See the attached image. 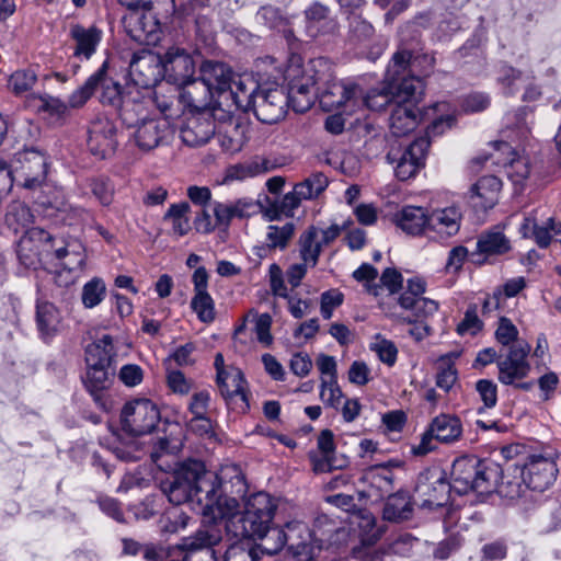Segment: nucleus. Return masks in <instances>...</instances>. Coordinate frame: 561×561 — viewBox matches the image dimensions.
<instances>
[{
    "label": "nucleus",
    "mask_w": 561,
    "mask_h": 561,
    "mask_svg": "<svg viewBox=\"0 0 561 561\" xmlns=\"http://www.w3.org/2000/svg\"><path fill=\"white\" fill-rule=\"evenodd\" d=\"M268 170L265 160L254 159L248 163L237 164L231 169L230 176L237 180L253 178Z\"/></svg>",
    "instance_id": "60"
},
{
    "label": "nucleus",
    "mask_w": 561,
    "mask_h": 561,
    "mask_svg": "<svg viewBox=\"0 0 561 561\" xmlns=\"http://www.w3.org/2000/svg\"><path fill=\"white\" fill-rule=\"evenodd\" d=\"M199 77L214 90L217 101L224 99L234 77L232 70L219 61L206 60L199 68Z\"/></svg>",
    "instance_id": "26"
},
{
    "label": "nucleus",
    "mask_w": 561,
    "mask_h": 561,
    "mask_svg": "<svg viewBox=\"0 0 561 561\" xmlns=\"http://www.w3.org/2000/svg\"><path fill=\"white\" fill-rule=\"evenodd\" d=\"M434 62L433 56L416 54L403 45L399 47L387 69L396 103H416L424 88L421 76H428L433 71Z\"/></svg>",
    "instance_id": "2"
},
{
    "label": "nucleus",
    "mask_w": 561,
    "mask_h": 561,
    "mask_svg": "<svg viewBox=\"0 0 561 561\" xmlns=\"http://www.w3.org/2000/svg\"><path fill=\"white\" fill-rule=\"evenodd\" d=\"M116 127L112 121L100 117L93 121L88 131V147L91 153L105 159L116 150Z\"/></svg>",
    "instance_id": "17"
},
{
    "label": "nucleus",
    "mask_w": 561,
    "mask_h": 561,
    "mask_svg": "<svg viewBox=\"0 0 561 561\" xmlns=\"http://www.w3.org/2000/svg\"><path fill=\"white\" fill-rule=\"evenodd\" d=\"M483 327L482 321L478 317V308L476 305H470L465 312V317L461 322L457 325V332L460 335L470 333L474 335Z\"/></svg>",
    "instance_id": "61"
},
{
    "label": "nucleus",
    "mask_w": 561,
    "mask_h": 561,
    "mask_svg": "<svg viewBox=\"0 0 561 561\" xmlns=\"http://www.w3.org/2000/svg\"><path fill=\"white\" fill-rule=\"evenodd\" d=\"M419 124V110L413 103H396L391 110L389 127L393 136L402 137L413 131Z\"/></svg>",
    "instance_id": "30"
},
{
    "label": "nucleus",
    "mask_w": 561,
    "mask_h": 561,
    "mask_svg": "<svg viewBox=\"0 0 561 561\" xmlns=\"http://www.w3.org/2000/svg\"><path fill=\"white\" fill-rule=\"evenodd\" d=\"M500 477V468L492 461L477 456H461L451 468V486L459 495L469 492L479 494L495 490Z\"/></svg>",
    "instance_id": "4"
},
{
    "label": "nucleus",
    "mask_w": 561,
    "mask_h": 561,
    "mask_svg": "<svg viewBox=\"0 0 561 561\" xmlns=\"http://www.w3.org/2000/svg\"><path fill=\"white\" fill-rule=\"evenodd\" d=\"M370 350L375 352L378 358L388 366H393L397 356L398 348L396 344L387 339H381L380 335L376 336V341L370 344Z\"/></svg>",
    "instance_id": "58"
},
{
    "label": "nucleus",
    "mask_w": 561,
    "mask_h": 561,
    "mask_svg": "<svg viewBox=\"0 0 561 561\" xmlns=\"http://www.w3.org/2000/svg\"><path fill=\"white\" fill-rule=\"evenodd\" d=\"M50 238V232L39 227L26 229L20 238L16 254L20 263L27 268H36L42 261L43 243Z\"/></svg>",
    "instance_id": "18"
},
{
    "label": "nucleus",
    "mask_w": 561,
    "mask_h": 561,
    "mask_svg": "<svg viewBox=\"0 0 561 561\" xmlns=\"http://www.w3.org/2000/svg\"><path fill=\"white\" fill-rule=\"evenodd\" d=\"M287 551L299 543L300 540L309 538V527L302 522H290L285 525Z\"/></svg>",
    "instance_id": "62"
},
{
    "label": "nucleus",
    "mask_w": 561,
    "mask_h": 561,
    "mask_svg": "<svg viewBox=\"0 0 561 561\" xmlns=\"http://www.w3.org/2000/svg\"><path fill=\"white\" fill-rule=\"evenodd\" d=\"M558 472V467L552 459L533 455L522 469V480L528 489L543 492L553 484Z\"/></svg>",
    "instance_id": "13"
},
{
    "label": "nucleus",
    "mask_w": 561,
    "mask_h": 561,
    "mask_svg": "<svg viewBox=\"0 0 561 561\" xmlns=\"http://www.w3.org/2000/svg\"><path fill=\"white\" fill-rule=\"evenodd\" d=\"M502 188V181L495 175L480 178L471 187L469 203L476 211L493 208Z\"/></svg>",
    "instance_id": "21"
},
{
    "label": "nucleus",
    "mask_w": 561,
    "mask_h": 561,
    "mask_svg": "<svg viewBox=\"0 0 561 561\" xmlns=\"http://www.w3.org/2000/svg\"><path fill=\"white\" fill-rule=\"evenodd\" d=\"M360 89L357 84L333 83L328 90L321 94V103L330 110H339L353 102Z\"/></svg>",
    "instance_id": "35"
},
{
    "label": "nucleus",
    "mask_w": 561,
    "mask_h": 561,
    "mask_svg": "<svg viewBox=\"0 0 561 561\" xmlns=\"http://www.w3.org/2000/svg\"><path fill=\"white\" fill-rule=\"evenodd\" d=\"M428 427L434 433L436 442L451 444L462 434V424L459 417L450 414H439L432 420Z\"/></svg>",
    "instance_id": "34"
},
{
    "label": "nucleus",
    "mask_w": 561,
    "mask_h": 561,
    "mask_svg": "<svg viewBox=\"0 0 561 561\" xmlns=\"http://www.w3.org/2000/svg\"><path fill=\"white\" fill-rule=\"evenodd\" d=\"M191 308L199 321L210 323L215 320V302L208 293L195 294L191 300Z\"/></svg>",
    "instance_id": "54"
},
{
    "label": "nucleus",
    "mask_w": 561,
    "mask_h": 561,
    "mask_svg": "<svg viewBox=\"0 0 561 561\" xmlns=\"http://www.w3.org/2000/svg\"><path fill=\"white\" fill-rule=\"evenodd\" d=\"M220 394L227 405L238 413H247L250 410L247 380L241 369L230 366L222 380H216Z\"/></svg>",
    "instance_id": "15"
},
{
    "label": "nucleus",
    "mask_w": 561,
    "mask_h": 561,
    "mask_svg": "<svg viewBox=\"0 0 561 561\" xmlns=\"http://www.w3.org/2000/svg\"><path fill=\"white\" fill-rule=\"evenodd\" d=\"M161 61L165 76L176 84H183L194 75V60L183 48L170 47Z\"/></svg>",
    "instance_id": "20"
},
{
    "label": "nucleus",
    "mask_w": 561,
    "mask_h": 561,
    "mask_svg": "<svg viewBox=\"0 0 561 561\" xmlns=\"http://www.w3.org/2000/svg\"><path fill=\"white\" fill-rule=\"evenodd\" d=\"M329 185L327 175L322 172H314L300 183H297L296 193L305 199L318 197Z\"/></svg>",
    "instance_id": "49"
},
{
    "label": "nucleus",
    "mask_w": 561,
    "mask_h": 561,
    "mask_svg": "<svg viewBox=\"0 0 561 561\" xmlns=\"http://www.w3.org/2000/svg\"><path fill=\"white\" fill-rule=\"evenodd\" d=\"M316 85L317 81L312 77L293 81L286 91L288 107L290 106L296 113L307 112L313 105L318 94L319 89Z\"/></svg>",
    "instance_id": "28"
},
{
    "label": "nucleus",
    "mask_w": 561,
    "mask_h": 561,
    "mask_svg": "<svg viewBox=\"0 0 561 561\" xmlns=\"http://www.w3.org/2000/svg\"><path fill=\"white\" fill-rule=\"evenodd\" d=\"M129 76L133 81V84H128L129 88L151 89L159 81V62L150 55H135L129 64Z\"/></svg>",
    "instance_id": "23"
},
{
    "label": "nucleus",
    "mask_w": 561,
    "mask_h": 561,
    "mask_svg": "<svg viewBox=\"0 0 561 561\" xmlns=\"http://www.w3.org/2000/svg\"><path fill=\"white\" fill-rule=\"evenodd\" d=\"M260 85L248 77L234 76L231 85L224 94V99L217 101V107L227 113L234 111L248 112L252 110L256 100Z\"/></svg>",
    "instance_id": "12"
},
{
    "label": "nucleus",
    "mask_w": 561,
    "mask_h": 561,
    "mask_svg": "<svg viewBox=\"0 0 561 561\" xmlns=\"http://www.w3.org/2000/svg\"><path fill=\"white\" fill-rule=\"evenodd\" d=\"M211 522L202 525L193 535L185 537L179 543V548L184 552L185 557L194 560L198 552H206L214 561H218L217 547L224 538L226 530V517L208 516Z\"/></svg>",
    "instance_id": "7"
},
{
    "label": "nucleus",
    "mask_w": 561,
    "mask_h": 561,
    "mask_svg": "<svg viewBox=\"0 0 561 561\" xmlns=\"http://www.w3.org/2000/svg\"><path fill=\"white\" fill-rule=\"evenodd\" d=\"M12 165L16 176V186L36 192L42 190L47 181L50 162L44 150L30 147L14 154Z\"/></svg>",
    "instance_id": "6"
},
{
    "label": "nucleus",
    "mask_w": 561,
    "mask_h": 561,
    "mask_svg": "<svg viewBox=\"0 0 561 561\" xmlns=\"http://www.w3.org/2000/svg\"><path fill=\"white\" fill-rule=\"evenodd\" d=\"M56 211L57 218L67 226L83 224L91 217L85 208L67 203H62L60 206L56 207Z\"/></svg>",
    "instance_id": "55"
},
{
    "label": "nucleus",
    "mask_w": 561,
    "mask_h": 561,
    "mask_svg": "<svg viewBox=\"0 0 561 561\" xmlns=\"http://www.w3.org/2000/svg\"><path fill=\"white\" fill-rule=\"evenodd\" d=\"M33 214L30 207L20 201H13L8 205L4 221L14 232L26 228L33 222Z\"/></svg>",
    "instance_id": "44"
},
{
    "label": "nucleus",
    "mask_w": 561,
    "mask_h": 561,
    "mask_svg": "<svg viewBox=\"0 0 561 561\" xmlns=\"http://www.w3.org/2000/svg\"><path fill=\"white\" fill-rule=\"evenodd\" d=\"M428 211L420 206H404L393 215V222L410 236H428Z\"/></svg>",
    "instance_id": "27"
},
{
    "label": "nucleus",
    "mask_w": 561,
    "mask_h": 561,
    "mask_svg": "<svg viewBox=\"0 0 561 561\" xmlns=\"http://www.w3.org/2000/svg\"><path fill=\"white\" fill-rule=\"evenodd\" d=\"M278 507L277 499L266 492L250 495L244 503V511L239 507L226 517V531L240 539H251L263 534L273 524Z\"/></svg>",
    "instance_id": "3"
},
{
    "label": "nucleus",
    "mask_w": 561,
    "mask_h": 561,
    "mask_svg": "<svg viewBox=\"0 0 561 561\" xmlns=\"http://www.w3.org/2000/svg\"><path fill=\"white\" fill-rule=\"evenodd\" d=\"M179 99L186 112H211L217 107L214 90L201 77L181 84Z\"/></svg>",
    "instance_id": "16"
},
{
    "label": "nucleus",
    "mask_w": 561,
    "mask_h": 561,
    "mask_svg": "<svg viewBox=\"0 0 561 561\" xmlns=\"http://www.w3.org/2000/svg\"><path fill=\"white\" fill-rule=\"evenodd\" d=\"M252 540H261L260 547L262 551L268 556L279 552L286 543L285 528L267 527L259 536H253Z\"/></svg>",
    "instance_id": "47"
},
{
    "label": "nucleus",
    "mask_w": 561,
    "mask_h": 561,
    "mask_svg": "<svg viewBox=\"0 0 561 561\" xmlns=\"http://www.w3.org/2000/svg\"><path fill=\"white\" fill-rule=\"evenodd\" d=\"M319 548L316 546L312 533L309 529V538L300 540L299 543L294 546L287 552L295 559L296 561H312L314 558V551Z\"/></svg>",
    "instance_id": "63"
},
{
    "label": "nucleus",
    "mask_w": 561,
    "mask_h": 561,
    "mask_svg": "<svg viewBox=\"0 0 561 561\" xmlns=\"http://www.w3.org/2000/svg\"><path fill=\"white\" fill-rule=\"evenodd\" d=\"M461 214L458 208L451 206L436 209L430 214L428 238L448 239L460 229Z\"/></svg>",
    "instance_id": "22"
},
{
    "label": "nucleus",
    "mask_w": 561,
    "mask_h": 561,
    "mask_svg": "<svg viewBox=\"0 0 561 561\" xmlns=\"http://www.w3.org/2000/svg\"><path fill=\"white\" fill-rule=\"evenodd\" d=\"M255 117L263 124H276L284 119L288 110L286 90L282 87L261 89L252 107Z\"/></svg>",
    "instance_id": "11"
},
{
    "label": "nucleus",
    "mask_w": 561,
    "mask_h": 561,
    "mask_svg": "<svg viewBox=\"0 0 561 561\" xmlns=\"http://www.w3.org/2000/svg\"><path fill=\"white\" fill-rule=\"evenodd\" d=\"M490 105V98L482 92H473L465 95L461 100L460 106L465 113L482 112Z\"/></svg>",
    "instance_id": "64"
},
{
    "label": "nucleus",
    "mask_w": 561,
    "mask_h": 561,
    "mask_svg": "<svg viewBox=\"0 0 561 561\" xmlns=\"http://www.w3.org/2000/svg\"><path fill=\"white\" fill-rule=\"evenodd\" d=\"M112 376H114L113 367L98 365L87 366L83 382L87 390L96 399L99 397V392L110 386Z\"/></svg>",
    "instance_id": "43"
},
{
    "label": "nucleus",
    "mask_w": 561,
    "mask_h": 561,
    "mask_svg": "<svg viewBox=\"0 0 561 561\" xmlns=\"http://www.w3.org/2000/svg\"><path fill=\"white\" fill-rule=\"evenodd\" d=\"M70 36L76 42L73 55L89 59L96 50L102 38V31L96 26L84 27L75 24L70 28Z\"/></svg>",
    "instance_id": "32"
},
{
    "label": "nucleus",
    "mask_w": 561,
    "mask_h": 561,
    "mask_svg": "<svg viewBox=\"0 0 561 561\" xmlns=\"http://www.w3.org/2000/svg\"><path fill=\"white\" fill-rule=\"evenodd\" d=\"M123 428L131 435L151 433L160 422V411L149 399H135L127 402L121 413Z\"/></svg>",
    "instance_id": "8"
},
{
    "label": "nucleus",
    "mask_w": 561,
    "mask_h": 561,
    "mask_svg": "<svg viewBox=\"0 0 561 561\" xmlns=\"http://www.w3.org/2000/svg\"><path fill=\"white\" fill-rule=\"evenodd\" d=\"M364 104L371 111H382L387 106H393L394 95L389 82H383L380 87L370 89L363 98Z\"/></svg>",
    "instance_id": "46"
},
{
    "label": "nucleus",
    "mask_w": 561,
    "mask_h": 561,
    "mask_svg": "<svg viewBox=\"0 0 561 561\" xmlns=\"http://www.w3.org/2000/svg\"><path fill=\"white\" fill-rule=\"evenodd\" d=\"M133 136L137 147L142 151H150L157 148L165 137L167 123L160 119L149 118L141 121L135 127Z\"/></svg>",
    "instance_id": "29"
},
{
    "label": "nucleus",
    "mask_w": 561,
    "mask_h": 561,
    "mask_svg": "<svg viewBox=\"0 0 561 561\" xmlns=\"http://www.w3.org/2000/svg\"><path fill=\"white\" fill-rule=\"evenodd\" d=\"M295 233L294 222H286L283 226L271 225L267 227L266 245L268 249L284 250Z\"/></svg>",
    "instance_id": "50"
},
{
    "label": "nucleus",
    "mask_w": 561,
    "mask_h": 561,
    "mask_svg": "<svg viewBox=\"0 0 561 561\" xmlns=\"http://www.w3.org/2000/svg\"><path fill=\"white\" fill-rule=\"evenodd\" d=\"M36 80L37 76L33 70H16L9 77L8 88L15 95H21L32 90Z\"/></svg>",
    "instance_id": "53"
},
{
    "label": "nucleus",
    "mask_w": 561,
    "mask_h": 561,
    "mask_svg": "<svg viewBox=\"0 0 561 561\" xmlns=\"http://www.w3.org/2000/svg\"><path fill=\"white\" fill-rule=\"evenodd\" d=\"M91 192L103 206H110L114 198V185L107 178H96L90 183Z\"/></svg>",
    "instance_id": "59"
},
{
    "label": "nucleus",
    "mask_w": 561,
    "mask_h": 561,
    "mask_svg": "<svg viewBox=\"0 0 561 561\" xmlns=\"http://www.w3.org/2000/svg\"><path fill=\"white\" fill-rule=\"evenodd\" d=\"M255 20L270 30L284 32L287 38L293 34V32L287 28L288 19L280 13L279 9L273 5L261 7L256 12Z\"/></svg>",
    "instance_id": "45"
},
{
    "label": "nucleus",
    "mask_w": 561,
    "mask_h": 561,
    "mask_svg": "<svg viewBox=\"0 0 561 561\" xmlns=\"http://www.w3.org/2000/svg\"><path fill=\"white\" fill-rule=\"evenodd\" d=\"M476 391L478 392L480 400L483 402V407L478 409L479 413H482L484 409H492L497 403V386L491 379H480L476 382Z\"/></svg>",
    "instance_id": "57"
},
{
    "label": "nucleus",
    "mask_w": 561,
    "mask_h": 561,
    "mask_svg": "<svg viewBox=\"0 0 561 561\" xmlns=\"http://www.w3.org/2000/svg\"><path fill=\"white\" fill-rule=\"evenodd\" d=\"M518 329L516 325L506 317H501L497 322V328L494 332V337L502 346L515 345L514 343L518 340Z\"/></svg>",
    "instance_id": "56"
},
{
    "label": "nucleus",
    "mask_w": 561,
    "mask_h": 561,
    "mask_svg": "<svg viewBox=\"0 0 561 561\" xmlns=\"http://www.w3.org/2000/svg\"><path fill=\"white\" fill-rule=\"evenodd\" d=\"M458 354L449 353L442 356L438 360L436 386L444 391H449L457 381L458 374L453 362L457 358Z\"/></svg>",
    "instance_id": "48"
},
{
    "label": "nucleus",
    "mask_w": 561,
    "mask_h": 561,
    "mask_svg": "<svg viewBox=\"0 0 561 561\" xmlns=\"http://www.w3.org/2000/svg\"><path fill=\"white\" fill-rule=\"evenodd\" d=\"M318 450L321 457L314 453H309V458L316 472H328L333 469H341L346 465V460L337 462L335 457L334 434L331 430H322L317 438Z\"/></svg>",
    "instance_id": "25"
},
{
    "label": "nucleus",
    "mask_w": 561,
    "mask_h": 561,
    "mask_svg": "<svg viewBox=\"0 0 561 561\" xmlns=\"http://www.w3.org/2000/svg\"><path fill=\"white\" fill-rule=\"evenodd\" d=\"M319 229L314 226L308 227L298 239V250L301 261L314 267L318 264L322 251V242L318 240Z\"/></svg>",
    "instance_id": "40"
},
{
    "label": "nucleus",
    "mask_w": 561,
    "mask_h": 561,
    "mask_svg": "<svg viewBox=\"0 0 561 561\" xmlns=\"http://www.w3.org/2000/svg\"><path fill=\"white\" fill-rule=\"evenodd\" d=\"M403 467V462L399 459H389L385 462L369 466L365 470L364 479L368 481L370 488L379 492V496L383 497L394 489L396 476L393 470Z\"/></svg>",
    "instance_id": "24"
},
{
    "label": "nucleus",
    "mask_w": 561,
    "mask_h": 561,
    "mask_svg": "<svg viewBox=\"0 0 561 561\" xmlns=\"http://www.w3.org/2000/svg\"><path fill=\"white\" fill-rule=\"evenodd\" d=\"M413 504L407 491L399 490L388 494L382 510L383 519L392 523H400L412 517Z\"/></svg>",
    "instance_id": "33"
},
{
    "label": "nucleus",
    "mask_w": 561,
    "mask_h": 561,
    "mask_svg": "<svg viewBox=\"0 0 561 561\" xmlns=\"http://www.w3.org/2000/svg\"><path fill=\"white\" fill-rule=\"evenodd\" d=\"M115 355L113 337L105 334L85 348L87 366L112 367Z\"/></svg>",
    "instance_id": "36"
},
{
    "label": "nucleus",
    "mask_w": 561,
    "mask_h": 561,
    "mask_svg": "<svg viewBox=\"0 0 561 561\" xmlns=\"http://www.w3.org/2000/svg\"><path fill=\"white\" fill-rule=\"evenodd\" d=\"M60 314L57 307L46 300L36 302V324L43 339H49L57 332Z\"/></svg>",
    "instance_id": "37"
},
{
    "label": "nucleus",
    "mask_w": 561,
    "mask_h": 561,
    "mask_svg": "<svg viewBox=\"0 0 561 561\" xmlns=\"http://www.w3.org/2000/svg\"><path fill=\"white\" fill-rule=\"evenodd\" d=\"M431 141L425 137L416 138L401 154L394 167V174L398 180L407 181L414 176L424 165V160Z\"/></svg>",
    "instance_id": "19"
},
{
    "label": "nucleus",
    "mask_w": 561,
    "mask_h": 561,
    "mask_svg": "<svg viewBox=\"0 0 561 561\" xmlns=\"http://www.w3.org/2000/svg\"><path fill=\"white\" fill-rule=\"evenodd\" d=\"M106 296V286L102 278L93 277L82 287L81 300L82 305L92 309L99 306Z\"/></svg>",
    "instance_id": "51"
},
{
    "label": "nucleus",
    "mask_w": 561,
    "mask_h": 561,
    "mask_svg": "<svg viewBox=\"0 0 561 561\" xmlns=\"http://www.w3.org/2000/svg\"><path fill=\"white\" fill-rule=\"evenodd\" d=\"M60 243L56 251L57 261L54 267H64L75 274L82 271L87 259L83 248L80 244L64 243V241Z\"/></svg>",
    "instance_id": "38"
},
{
    "label": "nucleus",
    "mask_w": 561,
    "mask_h": 561,
    "mask_svg": "<svg viewBox=\"0 0 561 561\" xmlns=\"http://www.w3.org/2000/svg\"><path fill=\"white\" fill-rule=\"evenodd\" d=\"M146 14L131 10L122 19L123 27L126 34L139 44L149 43V36L153 32L154 24L148 25Z\"/></svg>",
    "instance_id": "39"
},
{
    "label": "nucleus",
    "mask_w": 561,
    "mask_h": 561,
    "mask_svg": "<svg viewBox=\"0 0 561 561\" xmlns=\"http://www.w3.org/2000/svg\"><path fill=\"white\" fill-rule=\"evenodd\" d=\"M107 69L108 61L105 60L81 87L71 93L69 96V104L72 108L83 106L94 92L100 90V102L104 105L113 106L117 111L119 110L129 87L126 85L123 88L117 81L107 75Z\"/></svg>",
    "instance_id": "5"
},
{
    "label": "nucleus",
    "mask_w": 561,
    "mask_h": 561,
    "mask_svg": "<svg viewBox=\"0 0 561 561\" xmlns=\"http://www.w3.org/2000/svg\"><path fill=\"white\" fill-rule=\"evenodd\" d=\"M174 505L197 504L204 516L222 517L233 513L248 492L245 477L239 465L229 463L218 473L207 471L199 460H186L171 479L161 484Z\"/></svg>",
    "instance_id": "1"
},
{
    "label": "nucleus",
    "mask_w": 561,
    "mask_h": 561,
    "mask_svg": "<svg viewBox=\"0 0 561 561\" xmlns=\"http://www.w3.org/2000/svg\"><path fill=\"white\" fill-rule=\"evenodd\" d=\"M477 250L485 256L502 255L511 250V242L502 231L492 229L479 237Z\"/></svg>",
    "instance_id": "41"
},
{
    "label": "nucleus",
    "mask_w": 561,
    "mask_h": 561,
    "mask_svg": "<svg viewBox=\"0 0 561 561\" xmlns=\"http://www.w3.org/2000/svg\"><path fill=\"white\" fill-rule=\"evenodd\" d=\"M530 345L527 342H518L512 345L505 356L497 359V380L505 386L528 377L531 365L528 362Z\"/></svg>",
    "instance_id": "10"
},
{
    "label": "nucleus",
    "mask_w": 561,
    "mask_h": 561,
    "mask_svg": "<svg viewBox=\"0 0 561 561\" xmlns=\"http://www.w3.org/2000/svg\"><path fill=\"white\" fill-rule=\"evenodd\" d=\"M184 115L185 119L180 128L183 142L190 147L207 144L216 131L211 112H185Z\"/></svg>",
    "instance_id": "14"
},
{
    "label": "nucleus",
    "mask_w": 561,
    "mask_h": 561,
    "mask_svg": "<svg viewBox=\"0 0 561 561\" xmlns=\"http://www.w3.org/2000/svg\"><path fill=\"white\" fill-rule=\"evenodd\" d=\"M119 117L127 128L135 127L147 121V105L146 100L141 95L140 90L129 88L122 106L118 110Z\"/></svg>",
    "instance_id": "31"
},
{
    "label": "nucleus",
    "mask_w": 561,
    "mask_h": 561,
    "mask_svg": "<svg viewBox=\"0 0 561 561\" xmlns=\"http://www.w3.org/2000/svg\"><path fill=\"white\" fill-rule=\"evenodd\" d=\"M305 16L309 30L316 28L322 33H334L337 28L336 21L330 18V9L318 1L306 9Z\"/></svg>",
    "instance_id": "42"
},
{
    "label": "nucleus",
    "mask_w": 561,
    "mask_h": 561,
    "mask_svg": "<svg viewBox=\"0 0 561 561\" xmlns=\"http://www.w3.org/2000/svg\"><path fill=\"white\" fill-rule=\"evenodd\" d=\"M451 491L454 490L450 482L446 480L444 472L437 469L422 471L414 488L421 507L430 510L445 506L449 502Z\"/></svg>",
    "instance_id": "9"
},
{
    "label": "nucleus",
    "mask_w": 561,
    "mask_h": 561,
    "mask_svg": "<svg viewBox=\"0 0 561 561\" xmlns=\"http://www.w3.org/2000/svg\"><path fill=\"white\" fill-rule=\"evenodd\" d=\"M531 167L529 158L517 157L506 165V174L516 190H523L525 182L530 175Z\"/></svg>",
    "instance_id": "52"
}]
</instances>
